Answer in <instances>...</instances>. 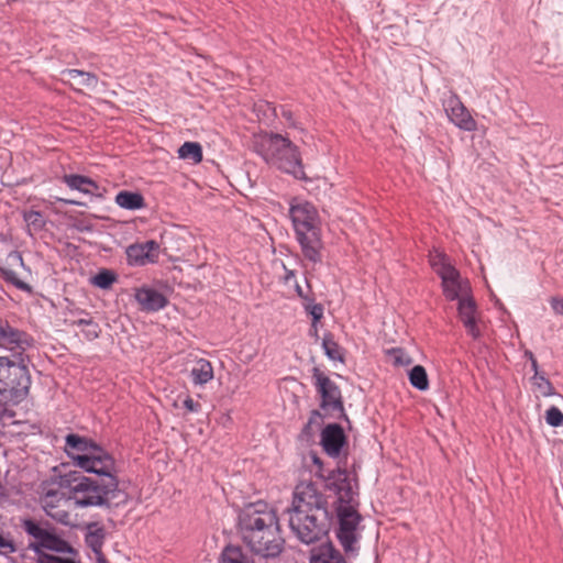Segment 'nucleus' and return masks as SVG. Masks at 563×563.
<instances>
[{"label":"nucleus","instance_id":"obj_55","mask_svg":"<svg viewBox=\"0 0 563 563\" xmlns=\"http://www.w3.org/2000/svg\"><path fill=\"white\" fill-rule=\"evenodd\" d=\"M301 299L303 300L302 306H303L305 310H306V307L309 306V305H318L316 302L313 294H311V295L306 294L303 296V298H301Z\"/></svg>","mask_w":563,"mask_h":563},{"label":"nucleus","instance_id":"obj_58","mask_svg":"<svg viewBox=\"0 0 563 563\" xmlns=\"http://www.w3.org/2000/svg\"><path fill=\"white\" fill-rule=\"evenodd\" d=\"M58 201H62L64 202L65 205H70V206H85V203L82 202H79L77 200H74V199H58Z\"/></svg>","mask_w":563,"mask_h":563},{"label":"nucleus","instance_id":"obj_42","mask_svg":"<svg viewBox=\"0 0 563 563\" xmlns=\"http://www.w3.org/2000/svg\"><path fill=\"white\" fill-rule=\"evenodd\" d=\"M305 311L311 317V322L314 325L323 318L324 308L321 303L309 305L306 307Z\"/></svg>","mask_w":563,"mask_h":563},{"label":"nucleus","instance_id":"obj_44","mask_svg":"<svg viewBox=\"0 0 563 563\" xmlns=\"http://www.w3.org/2000/svg\"><path fill=\"white\" fill-rule=\"evenodd\" d=\"M147 254H152L153 258H155V263L158 262L159 258V244L155 240H148L142 243Z\"/></svg>","mask_w":563,"mask_h":563},{"label":"nucleus","instance_id":"obj_6","mask_svg":"<svg viewBox=\"0 0 563 563\" xmlns=\"http://www.w3.org/2000/svg\"><path fill=\"white\" fill-rule=\"evenodd\" d=\"M357 506L358 501L335 507L339 525L335 534L346 554L357 553L358 551L356 547L360 539L357 528L363 517L356 509Z\"/></svg>","mask_w":563,"mask_h":563},{"label":"nucleus","instance_id":"obj_51","mask_svg":"<svg viewBox=\"0 0 563 563\" xmlns=\"http://www.w3.org/2000/svg\"><path fill=\"white\" fill-rule=\"evenodd\" d=\"M62 75L67 77L68 79H77L85 75L84 70L80 69H64Z\"/></svg>","mask_w":563,"mask_h":563},{"label":"nucleus","instance_id":"obj_53","mask_svg":"<svg viewBox=\"0 0 563 563\" xmlns=\"http://www.w3.org/2000/svg\"><path fill=\"white\" fill-rule=\"evenodd\" d=\"M1 547H2V550L4 549V550H8L9 552L15 551L13 542L11 540L5 539L3 536H2Z\"/></svg>","mask_w":563,"mask_h":563},{"label":"nucleus","instance_id":"obj_19","mask_svg":"<svg viewBox=\"0 0 563 563\" xmlns=\"http://www.w3.org/2000/svg\"><path fill=\"white\" fill-rule=\"evenodd\" d=\"M476 308V302L472 297L462 298L459 300L457 311L460 319L467 333L473 339H478L481 336V330L477 327L475 318Z\"/></svg>","mask_w":563,"mask_h":563},{"label":"nucleus","instance_id":"obj_11","mask_svg":"<svg viewBox=\"0 0 563 563\" xmlns=\"http://www.w3.org/2000/svg\"><path fill=\"white\" fill-rule=\"evenodd\" d=\"M29 272L24 265L22 254L11 251L5 257V265L2 266V279L19 290L32 294V286L23 280V273Z\"/></svg>","mask_w":563,"mask_h":563},{"label":"nucleus","instance_id":"obj_63","mask_svg":"<svg viewBox=\"0 0 563 563\" xmlns=\"http://www.w3.org/2000/svg\"><path fill=\"white\" fill-rule=\"evenodd\" d=\"M523 355L527 360L530 361V363L532 362V360H537L534 354L530 350H526Z\"/></svg>","mask_w":563,"mask_h":563},{"label":"nucleus","instance_id":"obj_9","mask_svg":"<svg viewBox=\"0 0 563 563\" xmlns=\"http://www.w3.org/2000/svg\"><path fill=\"white\" fill-rule=\"evenodd\" d=\"M316 508L320 510H330L328 507L327 497L320 493L314 483H300L296 486L291 507L287 508L288 515L290 512L313 511Z\"/></svg>","mask_w":563,"mask_h":563},{"label":"nucleus","instance_id":"obj_39","mask_svg":"<svg viewBox=\"0 0 563 563\" xmlns=\"http://www.w3.org/2000/svg\"><path fill=\"white\" fill-rule=\"evenodd\" d=\"M442 288H443V294L448 300L454 301V300L462 299L460 297V291L462 289L460 279L454 280L453 283L452 282L442 283Z\"/></svg>","mask_w":563,"mask_h":563},{"label":"nucleus","instance_id":"obj_35","mask_svg":"<svg viewBox=\"0 0 563 563\" xmlns=\"http://www.w3.org/2000/svg\"><path fill=\"white\" fill-rule=\"evenodd\" d=\"M43 509L45 510L46 515L55 521L62 525L70 523V514L67 509L62 508V505L47 504V506H43Z\"/></svg>","mask_w":563,"mask_h":563},{"label":"nucleus","instance_id":"obj_31","mask_svg":"<svg viewBox=\"0 0 563 563\" xmlns=\"http://www.w3.org/2000/svg\"><path fill=\"white\" fill-rule=\"evenodd\" d=\"M408 379L412 387L420 391L429 388V378L422 365H415L408 373Z\"/></svg>","mask_w":563,"mask_h":563},{"label":"nucleus","instance_id":"obj_48","mask_svg":"<svg viewBox=\"0 0 563 563\" xmlns=\"http://www.w3.org/2000/svg\"><path fill=\"white\" fill-rule=\"evenodd\" d=\"M550 306L555 314L563 316V298L551 297Z\"/></svg>","mask_w":563,"mask_h":563},{"label":"nucleus","instance_id":"obj_4","mask_svg":"<svg viewBox=\"0 0 563 563\" xmlns=\"http://www.w3.org/2000/svg\"><path fill=\"white\" fill-rule=\"evenodd\" d=\"M2 367H5V375L2 377V400L18 405L23 401L31 386L25 357L2 356ZM13 418L14 412L2 404V419Z\"/></svg>","mask_w":563,"mask_h":563},{"label":"nucleus","instance_id":"obj_33","mask_svg":"<svg viewBox=\"0 0 563 563\" xmlns=\"http://www.w3.org/2000/svg\"><path fill=\"white\" fill-rule=\"evenodd\" d=\"M63 541L64 538L58 533V530L54 526L49 525L47 534L45 536L43 551L57 553Z\"/></svg>","mask_w":563,"mask_h":563},{"label":"nucleus","instance_id":"obj_32","mask_svg":"<svg viewBox=\"0 0 563 563\" xmlns=\"http://www.w3.org/2000/svg\"><path fill=\"white\" fill-rule=\"evenodd\" d=\"M117 279V273L108 268H102L91 277V284L100 289H109Z\"/></svg>","mask_w":563,"mask_h":563},{"label":"nucleus","instance_id":"obj_50","mask_svg":"<svg viewBox=\"0 0 563 563\" xmlns=\"http://www.w3.org/2000/svg\"><path fill=\"white\" fill-rule=\"evenodd\" d=\"M280 115H282L283 119H285L287 121L289 126H291V128H296L297 126L291 110H289L286 107H282L280 108Z\"/></svg>","mask_w":563,"mask_h":563},{"label":"nucleus","instance_id":"obj_23","mask_svg":"<svg viewBox=\"0 0 563 563\" xmlns=\"http://www.w3.org/2000/svg\"><path fill=\"white\" fill-rule=\"evenodd\" d=\"M115 203L125 210H141L146 207L144 196L139 191L120 190L114 198Z\"/></svg>","mask_w":563,"mask_h":563},{"label":"nucleus","instance_id":"obj_13","mask_svg":"<svg viewBox=\"0 0 563 563\" xmlns=\"http://www.w3.org/2000/svg\"><path fill=\"white\" fill-rule=\"evenodd\" d=\"M33 338L25 331L2 322V349L12 352L10 357H25L24 352L33 345Z\"/></svg>","mask_w":563,"mask_h":563},{"label":"nucleus","instance_id":"obj_17","mask_svg":"<svg viewBox=\"0 0 563 563\" xmlns=\"http://www.w3.org/2000/svg\"><path fill=\"white\" fill-rule=\"evenodd\" d=\"M134 298L140 305L141 310L145 312L159 311L169 303L168 298L164 294L148 286L136 288Z\"/></svg>","mask_w":563,"mask_h":563},{"label":"nucleus","instance_id":"obj_3","mask_svg":"<svg viewBox=\"0 0 563 563\" xmlns=\"http://www.w3.org/2000/svg\"><path fill=\"white\" fill-rule=\"evenodd\" d=\"M253 151L277 169L306 180L299 147L287 136L275 132H261L254 136Z\"/></svg>","mask_w":563,"mask_h":563},{"label":"nucleus","instance_id":"obj_41","mask_svg":"<svg viewBox=\"0 0 563 563\" xmlns=\"http://www.w3.org/2000/svg\"><path fill=\"white\" fill-rule=\"evenodd\" d=\"M545 421L554 428L563 427V412L558 407L551 406L545 411Z\"/></svg>","mask_w":563,"mask_h":563},{"label":"nucleus","instance_id":"obj_64","mask_svg":"<svg viewBox=\"0 0 563 563\" xmlns=\"http://www.w3.org/2000/svg\"><path fill=\"white\" fill-rule=\"evenodd\" d=\"M1 496H2V500L4 499V497H7V496H8V495L4 493V488H3V487H2Z\"/></svg>","mask_w":563,"mask_h":563},{"label":"nucleus","instance_id":"obj_45","mask_svg":"<svg viewBox=\"0 0 563 563\" xmlns=\"http://www.w3.org/2000/svg\"><path fill=\"white\" fill-rule=\"evenodd\" d=\"M78 84L86 88H95L98 84V77L93 73L85 71V75L80 77Z\"/></svg>","mask_w":563,"mask_h":563},{"label":"nucleus","instance_id":"obj_46","mask_svg":"<svg viewBox=\"0 0 563 563\" xmlns=\"http://www.w3.org/2000/svg\"><path fill=\"white\" fill-rule=\"evenodd\" d=\"M448 263H449V260L444 253H437L435 255L431 256V258H430V264L434 271H435V268H439L442 265H446Z\"/></svg>","mask_w":563,"mask_h":563},{"label":"nucleus","instance_id":"obj_10","mask_svg":"<svg viewBox=\"0 0 563 563\" xmlns=\"http://www.w3.org/2000/svg\"><path fill=\"white\" fill-rule=\"evenodd\" d=\"M289 217L295 233L320 229L318 210L307 200L294 198L289 207Z\"/></svg>","mask_w":563,"mask_h":563},{"label":"nucleus","instance_id":"obj_52","mask_svg":"<svg viewBox=\"0 0 563 563\" xmlns=\"http://www.w3.org/2000/svg\"><path fill=\"white\" fill-rule=\"evenodd\" d=\"M310 456H311L312 463L318 466V471L316 472V475L319 476V477H320V475H324L323 474V463H322V460L314 452H312L310 454Z\"/></svg>","mask_w":563,"mask_h":563},{"label":"nucleus","instance_id":"obj_16","mask_svg":"<svg viewBox=\"0 0 563 563\" xmlns=\"http://www.w3.org/2000/svg\"><path fill=\"white\" fill-rule=\"evenodd\" d=\"M49 522H41L33 518H23L21 519V528L25 531V533L33 538L27 545L30 550L34 552L36 558L46 553L43 551V544L45 542V536L47 534Z\"/></svg>","mask_w":563,"mask_h":563},{"label":"nucleus","instance_id":"obj_26","mask_svg":"<svg viewBox=\"0 0 563 563\" xmlns=\"http://www.w3.org/2000/svg\"><path fill=\"white\" fill-rule=\"evenodd\" d=\"M323 415L318 409H312L309 413L308 421L303 424L298 441L302 443H312L314 441L316 428L322 423Z\"/></svg>","mask_w":563,"mask_h":563},{"label":"nucleus","instance_id":"obj_2","mask_svg":"<svg viewBox=\"0 0 563 563\" xmlns=\"http://www.w3.org/2000/svg\"><path fill=\"white\" fill-rule=\"evenodd\" d=\"M236 530L251 552L261 558L276 559L285 549L277 514L265 501L244 505L238 514Z\"/></svg>","mask_w":563,"mask_h":563},{"label":"nucleus","instance_id":"obj_24","mask_svg":"<svg viewBox=\"0 0 563 563\" xmlns=\"http://www.w3.org/2000/svg\"><path fill=\"white\" fill-rule=\"evenodd\" d=\"M106 537V529L98 522H91L87 526L85 543L93 553L99 552L102 551Z\"/></svg>","mask_w":563,"mask_h":563},{"label":"nucleus","instance_id":"obj_8","mask_svg":"<svg viewBox=\"0 0 563 563\" xmlns=\"http://www.w3.org/2000/svg\"><path fill=\"white\" fill-rule=\"evenodd\" d=\"M339 463L335 470L330 471L327 475H320V478L324 482V488L333 492L336 497L338 505H347L355 501L357 495V479L355 478V488L352 485V481L346 468V460Z\"/></svg>","mask_w":563,"mask_h":563},{"label":"nucleus","instance_id":"obj_22","mask_svg":"<svg viewBox=\"0 0 563 563\" xmlns=\"http://www.w3.org/2000/svg\"><path fill=\"white\" fill-rule=\"evenodd\" d=\"M310 563H347V561L332 542H327L311 551Z\"/></svg>","mask_w":563,"mask_h":563},{"label":"nucleus","instance_id":"obj_34","mask_svg":"<svg viewBox=\"0 0 563 563\" xmlns=\"http://www.w3.org/2000/svg\"><path fill=\"white\" fill-rule=\"evenodd\" d=\"M23 219L29 230H33L35 232L42 231L46 224L45 216L41 211H25L23 213Z\"/></svg>","mask_w":563,"mask_h":563},{"label":"nucleus","instance_id":"obj_62","mask_svg":"<svg viewBox=\"0 0 563 563\" xmlns=\"http://www.w3.org/2000/svg\"><path fill=\"white\" fill-rule=\"evenodd\" d=\"M71 313H77V314H80V318H89L90 317V313L84 309H76L74 311H71Z\"/></svg>","mask_w":563,"mask_h":563},{"label":"nucleus","instance_id":"obj_40","mask_svg":"<svg viewBox=\"0 0 563 563\" xmlns=\"http://www.w3.org/2000/svg\"><path fill=\"white\" fill-rule=\"evenodd\" d=\"M36 563H81L80 560H75L73 558L60 556L53 553H44L41 556L36 558Z\"/></svg>","mask_w":563,"mask_h":563},{"label":"nucleus","instance_id":"obj_56","mask_svg":"<svg viewBox=\"0 0 563 563\" xmlns=\"http://www.w3.org/2000/svg\"><path fill=\"white\" fill-rule=\"evenodd\" d=\"M283 268L285 271V276H284L285 283H288L290 279L295 278V271L287 268L284 263H283Z\"/></svg>","mask_w":563,"mask_h":563},{"label":"nucleus","instance_id":"obj_29","mask_svg":"<svg viewBox=\"0 0 563 563\" xmlns=\"http://www.w3.org/2000/svg\"><path fill=\"white\" fill-rule=\"evenodd\" d=\"M178 157L185 161H189L192 164H199L202 162V146L198 142H185L177 151Z\"/></svg>","mask_w":563,"mask_h":563},{"label":"nucleus","instance_id":"obj_49","mask_svg":"<svg viewBox=\"0 0 563 563\" xmlns=\"http://www.w3.org/2000/svg\"><path fill=\"white\" fill-rule=\"evenodd\" d=\"M184 407L190 412H199L201 409V405L189 396L184 400Z\"/></svg>","mask_w":563,"mask_h":563},{"label":"nucleus","instance_id":"obj_30","mask_svg":"<svg viewBox=\"0 0 563 563\" xmlns=\"http://www.w3.org/2000/svg\"><path fill=\"white\" fill-rule=\"evenodd\" d=\"M322 349L325 356L331 361L344 362V354L342 347L334 340V335L331 332H325L322 338Z\"/></svg>","mask_w":563,"mask_h":563},{"label":"nucleus","instance_id":"obj_59","mask_svg":"<svg viewBox=\"0 0 563 563\" xmlns=\"http://www.w3.org/2000/svg\"><path fill=\"white\" fill-rule=\"evenodd\" d=\"M531 369L533 371L534 375L533 376H538L540 374H542L540 371H539V365H538V361L537 360H532L531 362Z\"/></svg>","mask_w":563,"mask_h":563},{"label":"nucleus","instance_id":"obj_12","mask_svg":"<svg viewBox=\"0 0 563 563\" xmlns=\"http://www.w3.org/2000/svg\"><path fill=\"white\" fill-rule=\"evenodd\" d=\"M320 445L328 456L339 457L343 448L347 445V437L343 427L336 422L324 426L320 433Z\"/></svg>","mask_w":563,"mask_h":563},{"label":"nucleus","instance_id":"obj_38","mask_svg":"<svg viewBox=\"0 0 563 563\" xmlns=\"http://www.w3.org/2000/svg\"><path fill=\"white\" fill-rule=\"evenodd\" d=\"M435 273L439 275L442 283H453L454 280L460 279V272L450 263H448L446 265H442L439 268H435Z\"/></svg>","mask_w":563,"mask_h":563},{"label":"nucleus","instance_id":"obj_57","mask_svg":"<svg viewBox=\"0 0 563 563\" xmlns=\"http://www.w3.org/2000/svg\"><path fill=\"white\" fill-rule=\"evenodd\" d=\"M96 563H109L102 551L95 552Z\"/></svg>","mask_w":563,"mask_h":563},{"label":"nucleus","instance_id":"obj_20","mask_svg":"<svg viewBox=\"0 0 563 563\" xmlns=\"http://www.w3.org/2000/svg\"><path fill=\"white\" fill-rule=\"evenodd\" d=\"M53 478L55 481L52 484H48L47 482L42 483V506H47V504L62 505V503L67 504V501L70 499L74 500V498H71L70 490L68 496H66V494L60 490L64 488L58 484V475H54Z\"/></svg>","mask_w":563,"mask_h":563},{"label":"nucleus","instance_id":"obj_61","mask_svg":"<svg viewBox=\"0 0 563 563\" xmlns=\"http://www.w3.org/2000/svg\"><path fill=\"white\" fill-rule=\"evenodd\" d=\"M295 291H296L297 296L300 298H303V296L306 295V292L303 291V289L301 288V286L298 283H296V285H295Z\"/></svg>","mask_w":563,"mask_h":563},{"label":"nucleus","instance_id":"obj_18","mask_svg":"<svg viewBox=\"0 0 563 563\" xmlns=\"http://www.w3.org/2000/svg\"><path fill=\"white\" fill-rule=\"evenodd\" d=\"M62 181L71 190H77L84 195L101 198L104 188L99 186L92 178L79 174H65Z\"/></svg>","mask_w":563,"mask_h":563},{"label":"nucleus","instance_id":"obj_43","mask_svg":"<svg viewBox=\"0 0 563 563\" xmlns=\"http://www.w3.org/2000/svg\"><path fill=\"white\" fill-rule=\"evenodd\" d=\"M82 334L88 340V341H93L96 339H98L101 334V328L100 325L93 321V319L90 321V323L88 324V327H86V329L82 330Z\"/></svg>","mask_w":563,"mask_h":563},{"label":"nucleus","instance_id":"obj_25","mask_svg":"<svg viewBox=\"0 0 563 563\" xmlns=\"http://www.w3.org/2000/svg\"><path fill=\"white\" fill-rule=\"evenodd\" d=\"M126 261L130 266H145L146 264H155L152 254L145 252L142 243H133L125 250Z\"/></svg>","mask_w":563,"mask_h":563},{"label":"nucleus","instance_id":"obj_7","mask_svg":"<svg viewBox=\"0 0 563 563\" xmlns=\"http://www.w3.org/2000/svg\"><path fill=\"white\" fill-rule=\"evenodd\" d=\"M313 386L320 397V409L324 411L339 412L338 418L351 424L350 418L344 409V401L341 388L339 385L330 379L319 367L314 366L311 369ZM351 428V426H349Z\"/></svg>","mask_w":563,"mask_h":563},{"label":"nucleus","instance_id":"obj_54","mask_svg":"<svg viewBox=\"0 0 563 563\" xmlns=\"http://www.w3.org/2000/svg\"><path fill=\"white\" fill-rule=\"evenodd\" d=\"M92 320L91 317L89 318H80L78 320H74L71 321V325L74 327H88V324L90 323V321Z\"/></svg>","mask_w":563,"mask_h":563},{"label":"nucleus","instance_id":"obj_28","mask_svg":"<svg viewBox=\"0 0 563 563\" xmlns=\"http://www.w3.org/2000/svg\"><path fill=\"white\" fill-rule=\"evenodd\" d=\"M220 563H254L240 545H227L220 556Z\"/></svg>","mask_w":563,"mask_h":563},{"label":"nucleus","instance_id":"obj_1","mask_svg":"<svg viewBox=\"0 0 563 563\" xmlns=\"http://www.w3.org/2000/svg\"><path fill=\"white\" fill-rule=\"evenodd\" d=\"M74 465L95 476H85L81 471L58 474V484L71 492L78 508H119L129 503L130 496L120 487L114 457L101 445L90 454L70 455Z\"/></svg>","mask_w":563,"mask_h":563},{"label":"nucleus","instance_id":"obj_14","mask_svg":"<svg viewBox=\"0 0 563 563\" xmlns=\"http://www.w3.org/2000/svg\"><path fill=\"white\" fill-rule=\"evenodd\" d=\"M444 110L449 120L459 129L466 132L476 130V121L456 95H452L445 100Z\"/></svg>","mask_w":563,"mask_h":563},{"label":"nucleus","instance_id":"obj_5","mask_svg":"<svg viewBox=\"0 0 563 563\" xmlns=\"http://www.w3.org/2000/svg\"><path fill=\"white\" fill-rule=\"evenodd\" d=\"M333 520V514L330 510H320L316 508L313 511L290 512L289 528L292 533L305 544H311L327 537Z\"/></svg>","mask_w":563,"mask_h":563},{"label":"nucleus","instance_id":"obj_47","mask_svg":"<svg viewBox=\"0 0 563 563\" xmlns=\"http://www.w3.org/2000/svg\"><path fill=\"white\" fill-rule=\"evenodd\" d=\"M57 553H64L71 555L70 558L75 559L78 556L79 552L77 549H75L67 540L64 539L59 550Z\"/></svg>","mask_w":563,"mask_h":563},{"label":"nucleus","instance_id":"obj_21","mask_svg":"<svg viewBox=\"0 0 563 563\" xmlns=\"http://www.w3.org/2000/svg\"><path fill=\"white\" fill-rule=\"evenodd\" d=\"M99 445L100 444L91 439L77 433H69L65 438V451L69 457L70 455L90 454V452L95 451Z\"/></svg>","mask_w":563,"mask_h":563},{"label":"nucleus","instance_id":"obj_36","mask_svg":"<svg viewBox=\"0 0 563 563\" xmlns=\"http://www.w3.org/2000/svg\"><path fill=\"white\" fill-rule=\"evenodd\" d=\"M533 385L538 388L543 397H550L555 395V389L549 378L545 377L544 373L532 377Z\"/></svg>","mask_w":563,"mask_h":563},{"label":"nucleus","instance_id":"obj_60","mask_svg":"<svg viewBox=\"0 0 563 563\" xmlns=\"http://www.w3.org/2000/svg\"><path fill=\"white\" fill-rule=\"evenodd\" d=\"M309 334L311 336H313L316 340L319 339V334H318V328H317V324L313 325V323L311 322V328L309 330Z\"/></svg>","mask_w":563,"mask_h":563},{"label":"nucleus","instance_id":"obj_27","mask_svg":"<svg viewBox=\"0 0 563 563\" xmlns=\"http://www.w3.org/2000/svg\"><path fill=\"white\" fill-rule=\"evenodd\" d=\"M190 376L195 385H205L213 378V368L209 361L200 358L190 371Z\"/></svg>","mask_w":563,"mask_h":563},{"label":"nucleus","instance_id":"obj_15","mask_svg":"<svg viewBox=\"0 0 563 563\" xmlns=\"http://www.w3.org/2000/svg\"><path fill=\"white\" fill-rule=\"evenodd\" d=\"M295 235L305 260L313 264H320L322 262L321 251L323 249L321 229L298 232Z\"/></svg>","mask_w":563,"mask_h":563},{"label":"nucleus","instance_id":"obj_37","mask_svg":"<svg viewBox=\"0 0 563 563\" xmlns=\"http://www.w3.org/2000/svg\"><path fill=\"white\" fill-rule=\"evenodd\" d=\"M386 354L393 357L396 366H407L412 363V358L401 347L388 349Z\"/></svg>","mask_w":563,"mask_h":563}]
</instances>
